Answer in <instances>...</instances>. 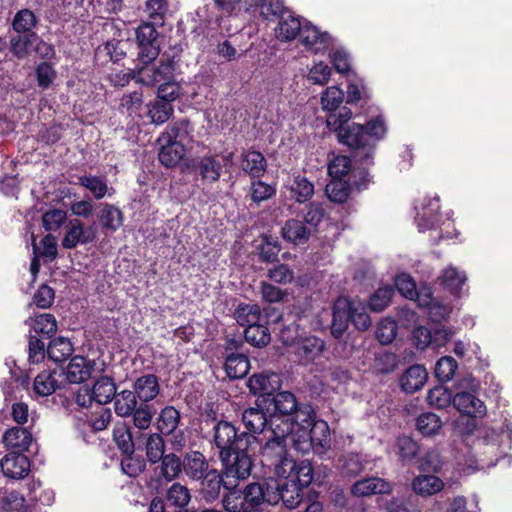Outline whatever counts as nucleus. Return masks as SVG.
I'll use <instances>...</instances> for the list:
<instances>
[{
  "label": "nucleus",
  "mask_w": 512,
  "mask_h": 512,
  "mask_svg": "<svg viewBox=\"0 0 512 512\" xmlns=\"http://www.w3.org/2000/svg\"><path fill=\"white\" fill-rule=\"evenodd\" d=\"M352 117L350 109L344 107L338 114L331 113L327 117V125L337 133L340 143L354 150V159L363 166L372 163L376 141L386 134V126L382 117L370 120L367 126L349 123Z\"/></svg>",
  "instance_id": "1"
},
{
  "label": "nucleus",
  "mask_w": 512,
  "mask_h": 512,
  "mask_svg": "<svg viewBox=\"0 0 512 512\" xmlns=\"http://www.w3.org/2000/svg\"><path fill=\"white\" fill-rule=\"evenodd\" d=\"M263 402H269L267 410H270V426H273L274 419L277 423L282 421H301L309 422L311 416H315V411L309 404H299L296 396L290 391H281L273 393L269 399H263Z\"/></svg>",
  "instance_id": "2"
},
{
  "label": "nucleus",
  "mask_w": 512,
  "mask_h": 512,
  "mask_svg": "<svg viewBox=\"0 0 512 512\" xmlns=\"http://www.w3.org/2000/svg\"><path fill=\"white\" fill-rule=\"evenodd\" d=\"M213 441L219 449L221 460L232 456L234 450H253L257 438L247 432H238L228 421H219L213 427Z\"/></svg>",
  "instance_id": "3"
},
{
  "label": "nucleus",
  "mask_w": 512,
  "mask_h": 512,
  "mask_svg": "<svg viewBox=\"0 0 512 512\" xmlns=\"http://www.w3.org/2000/svg\"><path fill=\"white\" fill-rule=\"evenodd\" d=\"M293 430V423L291 421H282L277 423V418L273 421V426H270V436L264 445L260 447L261 462L263 465L272 467L276 461H279L287 454L286 439L289 433Z\"/></svg>",
  "instance_id": "4"
},
{
  "label": "nucleus",
  "mask_w": 512,
  "mask_h": 512,
  "mask_svg": "<svg viewBox=\"0 0 512 512\" xmlns=\"http://www.w3.org/2000/svg\"><path fill=\"white\" fill-rule=\"evenodd\" d=\"M250 450H234L232 456L221 460L224 464L225 489L236 488L238 481L248 478L252 461L248 454Z\"/></svg>",
  "instance_id": "5"
},
{
  "label": "nucleus",
  "mask_w": 512,
  "mask_h": 512,
  "mask_svg": "<svg viewBox=\"0 0 512 512\" xmlns=\"http://www.w3.org/2000/svg\"><path fill=\"white\" fill-rule=\"evenodd\" d=\"M151 62L143 63L144 66L139 68L133 73V78L137 82L146 85L154 86L159 82L163 83L168 80H172L175 71V61L169 57H163L159 61V64L151 65Z\"/></svg>",
  "instance_id": "6"
},
{
  "label": "nucleus",
  "mask_w": 512,
  "mask_h": 512,
  "mask_svg": "<svg viewBox=\"0 0 512 512\" xmlns=\"http://www.w3.org/2000/svg\"><path fill=\"white\" fill-rule=\"evenodd\" d=\"M157 26L159 25L153 22L142 21L136 29V40L140 48L139 59L142 63L152 62L159 55Z\"/></svg>",
  "instance_id": "7"
},
{
  "label": "nucleus",
  "mask_w": 512,
  "mask_h": 512,
  "mask_svg": "<svg viewBox=\"0 0 512 512\" xmlns=\"http://www.w3.org/2000/svg\"><path fill=\"white\" fill-rule=\"evenodd\" d=\"M302 488L288 480H272L271 490L267 494V503L276 505L280 501L285 507L294 509L301 502Z\"/></svg>",
  "instance_id": "8"
},
{
  "label": "nucleus",
  "mask_w": 512,
  "mask_h": 512,
  "mask_svg": "<svg viewBox=\"0 0 512 512\" xmlns=\"http://www.w3.org/2000/svg\"><path fill=\"white\" fill-rule=\"evenodd\" d=\"M440 200L438 196L425 197L419 204L415 206V222L419 232H425L438 226L440 216Z\"/></svg>",
  "instance_id": "9"
},
{
  "label": "nucleus",
  "mask_w": 512,
  "mask_h": 512,
  "mask_svg": "<svg viewBox=\"0 0 512 512\" xmlns=\"http://www.w3.org/2000/svg\"><path fill=\"white\" fill-rule=\"evenodd\" d=\"M95 237L96 230L94 226L84 227L81 220L71 219L67 224L62 246L66 249H73L78 244H87L94 241Z\"/></svg>",
  "instance_id": "10"
},
{
  "label": "nucleus",
  "mask_w": 512,
  "mask_h": 512,
  "mask_svg": "<svg viewBox=\"0 0 512 512\" xmlns=\"http://www.w3.org/2000/svg\"><path fill=\"white\" fill-rule=\"evenodd\" d=\"M252 394H260L263 399H269L273 393L281 388V376L275 372H262L252 375L247 383Z\"/></svg>",
  "instance_id": "11"
},
{
  "label": "nucleus",
  "mask_w": 512,
  "mask_h": 512,
  "mask_svg": "<svg viewBox=\"0 0 512 512\" xmlns=\"http://www.w3.org/2000/svg\"><path fill=\"white\" fill-rule=\"evenodd\" d=\"M299 40L306 50L314 53L328 49L331 45L330 36L327 33H321L310 23L303 24Z\"/></svg>",
  "instance_id": "12"
},
{
  "label": "nucleus",
  "mask_w": 512,
  "mask_h": 512,
  "mask_svg": "<svg viewBox=\"0 0 512 512\" xmlns=\"http://www.w3.org/2000/svg\"><path fill=\"white\" fill-rule=\"evenodd\" d=\"M474 394L464 390L456 392L453 397V405L463 414L471 417H482L486 413V406Z\"/></svg>",
  "instance_id": "13"
},
{
  "label": "nucleus",
  "mask_w": 512,
  "mask_h": 512,
  "mask_svg": "<svg viewBox=\"0 0 512 512\" xmlns=\"http://www.w3.org/2000/svg\"><path fill=\"white\" fill-rule=\"evenodd\" d=\"M95 368V361L83 356L73 357L66 367L65 375L68 382L79 384L88 380Z\"/></svg>",
  "instance_id": "14"
},
{
  "label": "nucleus",
  "mask_w": 512,
  "mask_h": 512,
  "mask_svg": "<svg viewBox=\"0 0 512 512\" xmlns=\"http://www.w3.org/2000/svg\"><path fill=\"white\" fill-rule=\"evenodd\" d=\"M242 423L248 430V435H253L254 437H256V434L264 432L266 426L270 425V419L267 418L259 399H257L255 407H250L243 411Z\"/></svg>",
  "instance_id": "15"
},
{
  "label": "nucleus",
  "mask_w": 512,
  "mask_h": 512,
  "mask_svg": "<svg viewBox=\"0 0 512 512\" xmlns=\"http://www.w3.org/2000/svg\"><path fill=\"white\" fill-rule=\"evenodd\" d=\"M193 126L187 119L180 120L168 126L158 138L162 142H174L185 148V145L193 139Z\"/></svg>",
  "instance_id": "16"
},
{
  "label": "nucleus",
  "mask_w": 512,
  "mask_h": 512,
  "mask_svg": "<svg viewBox=\"0 0 512 512\" xmlns=\"http://www.w3.org/2000/svg\"><path fill=\"white\" fill-rule=\"evenodd\" d=\"M0 464L3 473L12 479L25 477L28 474L30 467L28 458L16 451H12L4 456Z\"/></svg>",
  "instance_id": "17"
},
{
  "label": "nucleus",
  "mask_w": 512,
  "mask_h": 512,
  "mask_svg": "<svg viewBox=\"0 0 512 512\" xmlns=\"http://www.w3.org/2000/svg\"><path fill=\"white\" fill-rule=\"evenodd\" d=\"M197 481L199 482L200 494L207 502L216 500L221 488H225L224 473L220 475L216 469H212Z\"/></svg>",
  "instance_id": "18"
},
{
  "label": "nucleus",
  "mask_w": 512,
  "mask_h": 512,
  "mask_svg": "<svg viewBox=\"0 0 512 512\" xmlns=\"http://www.w3.org/2000/svg\"><path fill=\"white\" fill-rule=\"evenodd\" d=\"M352 494L366 497L373 494H388L392 491L391 483L379 477H370L357 481L352 486Z\"/></svg>",
  "instance_id": "19"
},
{
  "label": "nucleus",
  "mask_w": 512,
  "mask_h": 512,
  "mask_svg": "<svg viewBox=\"0 0 512 512\" xmlns=\"http://www.w3.org/2000/svg\"><path fill=\"white\" fill-rule=\"evenodd\" d=\"M315 416H311L309 422L294 421L293 430L289 433L293 447L301 452L308 453L312 451L311 426L314 423Z\"/></svg>",
  "instance_id": "20"
},
{
  "label": "nucleus",
  "mask_w": 512,
  "mask_h": 512,
  "mask_svg": "<svg viewBox=\"0 0 512 512\" xmlns=\"http://www.w3.org/2000/svg\"><path fill=\"white\" fill-rule=\"evenodd\" d=\"M212 469L205 456L199 451H191L184 457L183 470L187 477L193 481L200 480L201 477Z\"/></svg>",
  "instance_id": "21"
},
{
  "label": "nucleus",
  "mask_w": 512,
  "mask_h": 512,
  "mask_svg": "<svg viewBox=\"0 0 512 512\" xmlns=\"http://www.w3.org/2000/svg\"><path fill=\"white\" fill-rule=\"evenodd\" d=\"M428 379V373L422 365H412L400 377V386L406 393L420 390Z\"/></svg>",
  "instance_id": "22"
},
{
  "label": "nucleus",
  "mask_w": 512,
  "mask_h": 512,
  "mask_svg": "<svg viewBox=\"0 0 512 512\" xmlns=\"http://www.w3.org/2000/svg\"><path fill=\"white\" fill-rule=\"evenodd\" d=\"M324 348V341L320 338L307 337L297 344L295 354L301 364L307 365L320 356Z\"/></svg>",
  "instance_id": "23"
},
{
  "label": "nucleus",
  "mask_w": 512,
  "mask_h": 512,
  "mask_svg": "<svg viewBox=\"0 0 512 512\" xmlns=\"http://www.w3.org/2000/svg\"><path fill=\"white\" fill-rule=\"evenodd\" d=\"M349 308L350 301L346 298H339L334 304L331 333L335 338H340L348 328L351 321Z\"/></svg>",
  "instance_id": "24"
},
{
  "label": "nucleus",
  "mask_w": 512,
  "mask_h": 512,
  "mask_svg": "<svg viewBox=\"0 0 512 512\" xmlns=\"http://www.w3.org/2000/svg\"><path fill=\"white\" fill-rule=\"evenodd\" d=\"M281 234L286 241L294 245H301L308 241L312 231L311 227H308L302 221L290 219L283 225Z\"/></svg>",
  "instance_id": "25"
},
{
  "label": "nucleus",
  "mask_w": 512,
  "mask_h": 512,
  "mask_svg": "<svg viewBox=\"0 0 512 512\" xmlns=\"http://www.w3.org/2000/svg\"><path fill=\"white\" fill-rule=\"evenodd\" d=\"M134 393L140 403H148L157 397L160 392L158 378L153 374L137 378L133 384Z\"/></svg>",
  "instance_id": "26"
},
{
  "label": "nucleus",
  "mask_w": 512,
  "mask_h": 512,
  "mask_svg": "<svg viewBox=\"0 0 512 512\" xmlns=\"http://www.w3.org/2000/svg\"><path fill=\"white\" fill-rule=\"evenodd\" d=\"M159 462L160 465L154 469L158 480L171 482L178 478L183 470V461L174 453L166 454Z\"/></svg>",
  "instance_id": "27"
},
{
  "label": "nucleus",
  "mask_w": 512,
  "mask_h": 512,
  "mask_svg": "<svg viewBox=\"0 0 512 512\" xmlns=\"http://www.w3.org/2000/svg\"><path fill=\"white\" fill-rule=\"evenodd\" d=\"M26 323L30 326V335L48 339L57 331V321L52 314L43 313L30 318Z\"/></svg>",
  "instance_id": "28"
},
{
  "label": "nucleus",
  "mask_w": 512,
  "mask_h": 512,
  "mask_svg": "<svg viewBox=\"0 0 512 512\" xmlns=\"http://www.w3.org/2000/svg\"><path fill=\"white\" fill-rule=\"evenodd\" d=\"M311 428L312 451L322 456L331 447L329 426L325 421H315Z\"/></svg>",
  "instance_id": "29"
},
{
  "label": "nucleus",
  "mask_w": 512,
  "mask_h": 512,
  "mask_svg": "<svg viewBox=\"0 0 512 512\" xmlns=\"http://www.w3.org/2000/svg\"><path fill=\"white\" fill-rule=\"evenodd\" d=\"M195 167L203 181L214 183L220 179L222 164L216 155H204L196 161Z\"/></svg>",
  "instance_id": "30"
},
{
  "label": "nucleus",
  "mask_w": 512,
  "mask_h": 512,
  "mask_svg": "<svg viewBox=\"0 0 512 512\" xmlns=\"http://www.w3.org/2000/svg\"><path fill=\"white\" fill-rule=\"evenodd\" d=\"M3 442L8 449L20 453L28 449L32 442V435L25 428L14 427L5 432Z\"/></svg>",
  "instance_id": "31"
},
{
  "label": "nucleus",
  "mask_w": 512,
  "mask_h": 512,
  "mask_svg": "<svg viewBox=\"0 0 512 512\" xmlns=\"http://www.w3.org/2000/svg\"><path fill=\"white\" fill-rule=\"evenodd\" d=\"M169 0H145L142 6V12L147 21L161 26L169 14Z\"/></svg>",
  "instance_id": "32"
},
{
  "label": "nucleus",
  "mask_w": 512,
  "mask_h": 512,
  "mask_svg": "<svg viewBox=\"0 0 512 512\" xmlns=\"http://www.w3.org/2000/svg\"><path fill=\"white\" fill-rule=\"evenodd\" d=\"M241 167L250 177L260 178L266 171L267 163L260 152L252 150L242 154Z\"/></svg>",
  "instance_id": "33"
},
{
  "label": "nucleus",
  "mask_w": 512,
  "mask_h": 512,
  "mask_svg": "<svg viewBox=\"0 0 512 512\" xmlns=\"http://www.w3.org/2000/svg\"><path fill=\"white\" fill-rule=\"evenodd\" d=\"M57 372L55 370H43L34 379L33 393L35 396L46 397L53 394L59 383L56 378Z\"/></svg>",
  "instance_id": "34"
},
{
  "label": "nucleus",
  "mask_w": 512,
  "mask_h": 512,
  "mask_svg": "<svg viewBox=\"0 0 512 512\" xmlns=\"http://www.w3.org/2000/svg\"><path fill=\"white\" fill-rule=\"evenodd\" d=\"M291 198L298 203H305L314 194V185L305 176L300 174L293 176L288 184Z\"/></svg>",
  "instance_id": "35"
},
{
  "label": "nucleus",
  "mask_w": 512,
  "mask_h": 512,
  "mask_svg": "<svg viewBox=\"0 0 512 512\" xmlns=\"http://www.w3.org/2000/svg\"><path fill=\"white\" fill-rule=\"evenodd\" d=\"M92 397L94 401L100 405L107 404L114 399L116 385L114 380L109 376H101L96 380L92 389Z\"/></svg>",
  "instance_id": "36"
},
{
  "label": "nucleus",
  "mask_w": 512,
  "mask_h": 512,
  "mask_svg": "<svg viewBox=\"0 0 512 512\" xmlns=\"http://www.w3.org/2000/svg\"><path fill=\"white\" fill-rule=\"evenodd\" d=\"M224 368L231 379L243 378L250 369L248 358L241 353H230L226 355Z\"/></svg>",
  "instance_id": "37"
},
{
  "label": "nucleus",
  "mask_w": 512,
  "mask_h": 512,
  "mask_svg": "<svg viewBox=\"0 0 512 512\" xmlns=\"http://www.w3.org/2000/svg\"><path fill=\"white\" fill-rule=\"evenodd\" d=\"M271 490V481L266 483L263 487L259 483H251L246 486L243 491L245 497L246 509H260V506L265 501L267 502V494Z\"/></svg>",
  "instance_id": "38"
},
{
  "label": "nucleus",
  "mask_w": 512,
  "mask_h": 512,
  "mask_svg": "<svg viewBox=\"0 0 512 512\" xmlns=\"http://www.w3.org/2000/svg\"><path fill=\"white\" fill-rule=\"evenodd\" d=\"M137 396L131 390H122L114 396L115 413L122 418L130 417L139 406Z\"/></svg>",
  "instance_id": "39"
},
{
  "label": "nucleus",
  "mask_w": 512,
  "mask_h": 512,
  "mask_svg": "<svg viewBox=\"0 0 512 512\" xmlns=\"http://www.w3.org/2000/svg\"><path fill=\"white\" fill-rule=\"evenodd\" d=\"M412 487L415 493L421 496H431L440 492L444 487V483L437 476L420 475L413 480Z\"/></svg>",
  "instance_id": "40"
},
{
  "label": "nucleus",
  "mask_w": 512,
  "mask_h": 512,
  "mask_svg": "<svg viewBox=\"0 0 512 512\" xmlns=\"http://www.w3.org/2000/svg\"><path fill=\"white\" fill-rule=\"evenodd\" d=\"M161 148L158 154L159 161L166 167L177 165L185 154V148L180 144L158 141Z\"/></svg>",
  "instance_id": "41"
},
{
  "label": "nucleus",
  "mask_w": 512,
  "mask_h": 512,
  "mask_svg": "<svg viewBox=\"0 0 512 512\" xmlns=\"http://www.w3.org/2000/svg\"><path fill=\"white\" fill-rule=\"evenodd\" d=\"M442 421L438 415L432 412L420 414L416 418V429L424 437H432L442 429Z\"/></svg>",
  "instance_id": "42"
},
{
  "label": "nucleus",
  "mask_w": 512,
  "mask_h": 512,
  "mask_svg": "<svg viewBox=\"0 0 512 512\" xmlns=\"http://www.w3.org/2000/svg\"><path fill=\"white\" fill-rule=\"evenodd\" d=\"M180 412L173 406L163 408L157 418V426L162 434L174 433L180 424Z\"/></svg>",
  "instance_id": "43"
},
{
  "label": "nucleus",
  "mask_w": 512,
  "mask_h": 512,
  "mask_svg": "<svg viewBox=\"0 0 512 512\" xmlns=\"http://www.w3.org/2000/svg\"><path fill=\"white\" fill-rule=\"evenodd\" d=\"M302 26L300 20L292 15L282 17L275 29L276 37L281 41L293 40L296 36L300 37Z\"/></svg>",
  "instance_id": "44"
},
{
  "label": "nucleus",
  "mask_w": 512,
  "mask_h": 512,
  "mask_svg": "<svg viewBox=\"0 0 512 512\" xmlns=\"http://www.w3.org/2000/svg\"><path fill=\"white\" fill-rule=\"evenodd\" d=\"M38 24V18L30 9H21L13 17L12 29L17 34H31Z\"/></svg>",
  "instance_id": "45"
},
{
  "label": "nucleus",
  "mask_w": 512,
  "mask_h": 512,
  "mask_svg": "<svg viewBox=\"0 0 512 512\" xmlns=\"http://www.w3.org/2000/svg\"><path fill=\"white\" fill-rule=\"evenodd\" d=\"M350 181V178H331L325 189L329 199L336 203L345 202L350 194Z\"/></svg>",
  "instance_id": "46"
},
{
  "label": "nucleus",
  "mask_w": 512,
  "mask_h": 512,
  "mask_svg": "<svg viewBox=\"0 0 512 512\" xmlns=\"http://www.w3.org/2000/svg\"><path fill=\"white\" fill-rule=\"evenodd\" d=\"M73 353V347L69 339L57 337L47 347V355L54 362L65 361Z\"/></svg>",
  "instance_id": "47"
},
{
  "label": "nucleus",
  "mask_w": 512,
  "mask_h": 512,
  "mask_svg": "<svg viewBox=\"0 0 512 512\" xmlns=\"http://www.w3.org/2000/svg\"><path fill=\"white\" fill-rule=\"evenodd\" d=\"M37 40L35 33L17 34L10 39V51L18 59H24L29 55V49Z\"/></svg>",
  "instance_id": "48"
},
{
  "label": "nucleus",
  "mask_w": 512,
  "mask_h": 512,
  "mask_svg": "<svg viewBox=\"0 0 512 512\" xmlns=\"http://www.w3.org/2000/svg\"><path fill=\"white\" fill-rule=\"evenodd\" d=\"M166 500L171 506L185 508L191 501L190 490L179 482H174L166 491Z\"/></svg>",
  "instance_id": "49"
},
{
  "label": "nucleus",
  "mask_w": 512,
  "mask_h": 512,
  "mask_svg": "<svg viewBox=\"0 0 512 512\" xmlns=\"http://www.w3.org/2000/svg\"><path fill=\"white\" fill-rule=\"evenodd\" d=\"M244 336L248 343L256 347H264L271 340L269 329L261 322L246 327Z\"/></svg>",
  "instance_id": "50"
},
{
  "label": "nucleus",
  "mask_w": 512,
  "mask_h": 512,
  "mask_svg": "<svg viewBox=\"0 0 512 512\" xmlns=\"http://www.w3.org/2000/svg\"><path fill=\"white\" fill-rule=\"evenodd\" d=\"M235 318L241 326L248 327L262 322V314L257 304L239 305L235 311Z\"/></svg>",
  "instance_id": "51"
},
{
  "label": "nucleus",
  "mask_w": 512,
  "mask_h": 512,
  "mask_svg": "<svg viewBox=\"0 0 512 512\" xmlns=\"http://www.w3.org/2000/svg\"><path fill=\"white\" fill-rule=\"evenodd\" d=\"M511 441L512 430L507 425L506 430H502L501 433L493 429L486 431L485 436L479 441V444L486 445L490 448L491 452H495L498 449L497 447L503 445L504 442L507 447H510Z\"/></svg>",
  "instance_id": "52"
},
{
  "label": "nucleus",
  "mask_w": 512,
  "mask_h": 512,
  "mask_svg": "<svg viewBox=\"0 0 512 512\" xmlns=\"http://www.w3.org/2000/svg\"><path fill=\"white\" fill-rule=\"evenodd\" d=\"M165 443L160 434H150L146 440V456L150 463H158L166 455Z\"/></svg>",
  "instance_id": "53"
},
{
  "label": "nucleus",
  "mask_w": 512,
  "mask_h": 512,
  "mask_svg": "<svg viewBox=\"0 0 512 512\" xmlns=\"http://www.w3.org/2000/svg\"><path fill=\"white\" fill-rule=\"evenodd\" d=\"M172 113L173 107L168 102L156 99L148 105V116L154 124H163L170 118Z\"/></svg>",
  "instance_id": "54"
},
{
  "label": "nucleus",
  "mask_w": 512,
  "mask_h": 512,
  "mask_svg": "<svg viewBox=\"0 0 512 512\" xmlns=\"http://www.w3.org/2000/svg\"><path fill=\"white\" fill-rule=\"evenodd\" d=\"M100 222L104 228L116 231L123 222L122 212L113 205L106 204L101 210Z\"/></svg>",
  "instance_id": "55"
},
{
  "label": "nucleus",
  "mask_w": 512,
  "mask_h": 512,
  "mask_svg": "<svg viewBox=\"0 0 512 512\" xmlns=\"http://www.w3.org/2000/svg\"><path fill=\"white\" fill-rule=\"evenodd\" d=\"M442 283L450 290L453 294H458L462 288V285L467 280L464 272H460L455 267H448L444 270L441 277Z\"/></svg>",
  "instance_id": "56"
},
{
  "label": "nucleus",
  "mask_w": 512,
  "mask_h": 512,
  "mask_svg": "<svg viewBox=\"0 0 512 512\" xmlns=\"http://www.w3.org/2000/svg\"><path fill=\"white\" fill-rule=\"evenodd\" d=\"M427 401L431 407L443 409L453 402L451 392L444 386L439 385L430 389L427 394Z\"/></svg>",
  "instance_id": "57"
},
{
  "label": "nucleus",
  "mask_w": 512,
  "mask_h": 512,
  "mask_svg": "<svg viewBox=\"0 0 512 512\" xmlns=\"http://www.w3.org/2000/svg\"><path fill=\"white\" fill-rule=\"evenodd\" d=\"M350 320L358 330H367L371 325V319L366 308L360 302L350 301Z\"/></svg>",
  "instance_id": "58"
},
{
  "label": "nucleus",
  "mask_w": 512,
  "mask_h": 512,
  "mask_svg": "<svg viewBox=\"0 0 512 512\" xmlns=\"http://www.w3.org/2000/svg\"><path fill=\"white\" fill-rule=\"evenodd\" d=\"M153 415L154 410L150 404L140 403L130 417H132L133 424L136 428L146 430L151 425Z\"/></svg>",
  "instance_id": "59"
},
{
  "label": "nucleus",
  "mask_w": 512,
  "mask_h": 512,
  "mask_svg": "<svg viewBox=\"0 0 512 512\" xmlns=\"http://www.w3.org/2000/svg\"><path fill=\"white\" fill-rule=\"evenodd\" d=\"M458 368L456 360L451 356L440 358L435 366V376L441 382L451 380Z\"/></svg>",
  "instance_id": "60"
},
{
  "label": "nucleus",
  "mask_w": 512,
  "mask_h": 512,
  "mask_svg": "<svg viewBox=\"0 0 512 512\" xmlns=\"http://www.w3.org/2000/svg\"><path fill=\"white\" fill-rule=\"evenodd\" d=\"M228 492L223 498V507L227 512H244L246 510L245 497L243 492L236 488L227 489Z\"/></svg>",
  "instance_id": "61"
},
{
  "label": "nucleus",
  "mask_w": 512,
  "mask_h": 512,
  "mask_svg": "<svg viewBox=\"0 0 512 512\" xmlns=\"http://www.w3.org/2000/svg\"><path fill=\"white\" fill-rule=\"evenodd\" d=\"M398 455L403 463H410L418 454V444L408 436L397 439Z\"/></svg>",
  "instance_id": "62"
},
{
  "label": "nucleus",
  "mask_w": 512,
  "mask_h": 512,
  "mask_svg": "<svg viewBox=\"0 0 512 512\" xmlns=\"http://www.w3.org/2000/svg\"><path fill=\"white\" fill-rule=\"evenodd\" d=\"M344 98L343 91L336 87H328L321 96V105L323 110L334 112L342 103Z\"/></svg>",
  "instance_id": "63"
},
{
  "label": "nucleus",
  "mask_w": 512,
  "mask_h": 512,
  "mask_svg": "<svg viewBox=\"0 0 512 512\" xmlns=\"http://www.w3.org/2000/svg\"><path fill=\"white\" fill-rule=\"evenodd\" d=\"M79 184L88 189L96 199H102L108 192L107 183L96 176H81Z\"/></svg>",
  "instance_id": "64"
}]
</instances>
